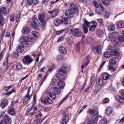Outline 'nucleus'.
<instances>
[{
  "mask_svg": "<svg viewBox=\"0 0 124 124\" xmlns=\"http://www.w3.org/2000/svg\"><path fill=\"white\" fill-rule=\"evenodd\" d=\"M27 38L29 41L30 42H32L35 41V39L32 38L30 36H28Z\"/></svg>",
  "mask_w": 124,
  "mask_h": 124,
  "instance_id": "ea45409f",
  "label": "nucleus"
},
{
  "mask_svg": "<svg viewBox=\"0 0 124 124\" xmlns=\"http://www.w3.org/2000/svg\"><path fill=\"white\" fill-rule=\"evenodd\" d=\"M108 98H106L103 99V101L102 102V104H106L108 103Z\"/></svg>",
  "mask_w": 124,
  "mask_h": 124,
  "instance_id": "3c124183",
  "label": "nucleus"
},
{
  "mask_svg": "<svg viewBox=\"0 0 124 124\" xmlns=\"http://www.w3.org/2000/svg\"><path fill=\"white\" fill-rule=\"evenodd\" d=\"M70 9L74 12V14H77L78 13V8L75 4L74 3H70Z\"/></svg>",
  "mask_w": 124,
  "mask_h": 124,
  "instance_id": "0eeeda50",
  "label": "nucleus"
},
{
  "mask_svg": "<svg viewBox=\"0 0 124 124\" xmlns=\"http://www.w3.org/2000/svg\"><path fill=\"white\" fill-rule=\"evenodd\" d=\"M86 40L89 44H91L93 40V39L92 38L88 37H87Z\"/></svg>",
  "mask_w": 124,
  "mask_h": 124,
  "instance_id": "79ce46f5",
  "label": "nucleus"
},
{
  "mask_svg": "<svg viewBox=\"0 0 124 124\" xmlns=\"http://www.w3.org/2000/svg\"><path fill=\"white\" fill-rule=\"evenodd\" d=\"M49 95L53 100H54L55 99L56 96L53 92H50L49 93Z\"/></svg>",
  "mask_w": 124,
  "mask_h": 124,
  "instance_id": "473e14b6",
  "label": "nucleus"
},
{
  "mask_svg": "<svg viewBox=\"0 0 124 124\" xmlns=\"http://www.w3.org/2000/svg\"><path fill=\"white\" fill-rule=\"evenodd\" d=\"M104 56L106 58H108V51L106 52L104 54Z\"/></svg>",
  "mask_w": 124,
  "mask_h": 124,
  "instance_id": "052dcab7",
  "label": "nucleus"
},
{
  "mask_svg": "<svg viewBox=\"0 0 124 124\" xmlns=\"http://www.w3.org/2000/svg\"><path fill=\"white\" fill-rule=\"evenodd\" d=\"M83 21L84 23L82 24V26L84 32L85 33H86L88 31V27H89L90 24L93 23V21L90 22L86 19L84 20Z\"/></svg>",
  "mask_w": 124,
  "mask_h": 124,
  "instance_id": "7ed1b4c3",
  "label": "nucleus"
},
{
  "mask_svg": "<svg viewBox=\"0 0 124 124\" xmlns=\"http://www.w3.org/2000/svg\"><path fill=\"white\" fill-rule=\"evenodd\" d=\"M109 70L111 72H113L115 71L116 69L113 67H109Z\"/></svg>",
  "mask_w": 124,
  "mask_h": 124,
  "instance_id": "5fc2aeb1",
  "label": "nucleus"
},
{
  "mask_svg": "<svg viewBox=\"0 0 124 124\" xmlns=\"http://www.w3.org/2000/svg\"><path fill=\"white\" fill-rule=\"evenodd\" d=\"M29 107L28 108L27 111L26 112L25 115H27L28 114L29 112L31 111V110L32 109V105H31V104H29L28 105Z\"/></svg>",
  "mask_w": 124,
  "mask_h": 124,
  "instance_id": "58836bf2",
  "label": "nucleus"
},
{
  "mask_svg": "<svg viewBox=\"0 0 124 124\" xmlns=\"http://www.w3.org/2000/svg\"><path fill=\"white\" fill-rule=\"evenodd\" d=\"M32 34L33 36L37 38L38 37L39 34L38 33L37 31H32Z\"/></svg>",
  "mask_w": 124,
  "mask_h": 124,
  "instance_id": "a19ab883",
  "label": "nucleus"
},
{
  "mask_svg": "<svg viewBox=\"0 0 124 124\" xmlns=\"http://www.w3.org/2000/svg\"><path fill=\"white\" fill-rule=\"evenodd\" d=\"M90 57L89 55H88L84 61V64H85L86 66L88 65L90 62Z\"/></svg>",
  "mask_w": 124,
  "mask_h": 124,
  "instance_id": "7c9ffc66",
  "label": "nucleus"
},
{
  "mask_svg": "<svg viewBox=\"0 0 124 124\" xmlns=\"http://www.w3.org/2000/svg\"><path fill=\"white\" fill-rule=\"evenodd\" d=\"M62 115L64 117L61 121V123L62 124H66L69 120V116L68 115H66L65 113H63Z\"/></svg>",
  "mask_w": 124,
  "mask_h": 124,
  "instance_id": "ddd939ff",
  "label": "nucleus"
},
{
  "mask_svg": "<svg viewBox=\"0 0 124 124\" xmlns=\"http://www.w3.org/2000/svg\"><path fill=\"white\" fill-rule=\"evenodd\" d=\"M31 88V87H29L28 88V90L27 93V95L25 96V99H26L27 98V97H28V95H29V93H30V91Z\"/></svg>",
  "mask_w": 124,
  "mask_h": 124,
  "instance_id": "6e6d98bb",
  "label": "nucleus"
},
{
  "mask_svg": "<svg viewBox=\"0 0 124 124\" xmlns=\"http://www.w3.org/2000/svg\"><path fill=\"white\" fill-rule=\"evenodd\" d=\"M2 11L4 14L6 15L9 12V9L7 7H2L0 8V19L1 21H2L3 20Z\"/></svg>",
  "mask_w": 124,
  "mask_h": 124,
  "instance_id": "39448f33",
  "label": "nucleus"
},
{
  "mask_svg": "<svg viewBox=\"0 0 124 124\" xmlns=\"http://www.w3.org/2000/svg\"><path fill=\"white\" fill-rule=\"evenodd\" d=\"M63 75L56 74V77L60 80L62 81L65 79Z\"/></svg>",
  "mask_w": 124,
  "mask_h": 124,
  "instance_id": "bb28decb",
  "label": "nucleus"
},
{
  "mask_svg": "<svg viewBox=\"0 0 124 124\" xmlns=\"http://www.w3.org/2000/svg\"><path fill=\"white\" fill-rule=\"evenodd\" d=\"M109 64L110 65H115L116 62V61L113 59L110 60L109 61Z\"/></svg>",
  "mask_w": 124,
  "mask_h": 124,
  "instance_id": "4c0bfd02",
  "label": "nucleus"
},
{
  "mask_svg": "<svg viewBox=\"0 0 124 124\" xmlns=\"http://www.w3.org/2000/svg\"><path fill=\"white\" fill-rule=\"evenodd\" d=\"M93 3L95 6V7L97 8L99 7V5L97 1L96 0H94L93 2Z\"/></svg>",
  "mask_w": 124,
  "mask_h": 124,
  "instance_id": "603ef678",
  "label": "nucleus"
},
{
  "mask_svg": "<svg viewBox=\"0 0 124 124\" xmlns=\"http://www.w3.org/2000/svg\"><path fill=\"white\" fill-rule=\"evenodd\" d=\"M13 55L15 57H17L18 56V54L17 52H15L13 53Z\"/></svg>",
  "mask_w": 124,
  "mask_h": 124,
  "instance_id": "e2e57ef3",
  "label": "nucleus"
},
{
  "mask_svg": "<svg viewBox=\"0 0 124 124\" xmlns=\"http://www.w3.org/2000/svg\"><path fill=\"white\" fill-rule=\"evenodd\" d=\"M93 24L90 27H89V30L92 31H93L94 30L96 27L98 25V23L96 22L93 21Z\"/></svg>",
  "mask_w": 124,
  "mask_h": 124,
  "instance_id": "f3484780",
  "label": "nucleus"
},
{
  "mask_svg": "<svg viewBox=\"0 0 124 124\" xmlns=\"http://www.w3.org/2000/svg\"><path fill=\"white\" fill-rule=\"evenodd\" d=\"M115 25L114 24H113L109 26V31H112L115 30Z\"/></svg>",
  "mask_w": 124,
  "mask_h": 124,
  "instance_id": "72a5a7b5",
  "label": "nucleus"
},
{
  "mask_svg": "<svg viewBox=\"0 0 124 124\" xmlns=\"http://www.w3.org/2000/svg\"><path fill=\"white\" fill-rule=\"evenodd\" d=\"M0 124H8L6 122H5L3 121V120H1L0 122Z\"/></svg>",
  "mask_w": 124,
  "mask_h": 124,
  "instance_id": "774afa93",
  "label": "nucleus"
},
{
  "mask_svg": "<svg viewBox=\"0 0 124 124\" xmlns=\"http://www.w3.org/2000/svg\"><path fill=\"white\" fill-rule=\"evenodd\" d=\"M54 23L56 26H58L62 23V20L59 19H56L54 20Z\"/></svg>",
  "mask_w": 124,
  "mask_h": 124,
  "instance_id": "393cba45",
  "label": "nucleus"
},
{
  "mask_svg": "<svg viewBox=\"0 0 124 124\" xmlns=\"http://www.w3.org/2000/svg\"><path fill=\"white\" fill-rule=\"evenodd\" d=\"M20 42L22 45L24 47H27L28 46V44L27 43L26 39L25 38L23 37L21 38L20 40Z\"/></svg>",
  "mask_w": 124,
  "mask_h": 124,
  "instance_id": "9b49d317",
  "label": "nucleus"
},
{
  "mask_svg": "<svg viewBox=\"0 0 124 124\" xmlns=\"http://www.w3.org/2000/svg\"><path fill=\"white\" fill-rule=\"evenodd\" d=\"M48 12L50 14V16L52 18H54L57 15L58 11L57 9H55L50 11H48Z\"/></svg>",
  "mask_w": 124,
  "mask_h": 124,
  "instance_id": "4468645a",
  "label": "nucleus"
},
{
  "mask_svg": "<svg viewBox=\"0 0 124 124\" xmlns=\"http://www.w3.org/2000/svg\"><path fill=\"white\" fill-rule=\"evenodd\" d=\"M39 22L37 19H33L32 22L31 23V25L35 30H37L39 29Z\"/></svg>",
  "mask_w": 124,
  "mask_h": 124,
  "instance_id": "423d86ee",
  "label": "nucleus"
},
{
  "mask_svg": "<svg viewBox=\"0 0 124 124\" xmlns=\"http://www.w3.org/2000/svg\"><path fill=\"white\" fill-rule=\"evenodd\" d=\"M118 33L117 32H114L110 34L109 36L110 38L109 40L112 43V44L114 45L113 46H115V44H117L118 42L116 41V38L118 36Z\"/></svg>",
  "mask_w": 124,
  "mask_h": 124,
  "instance_id": "f03ea898",
  "label": "nucleus"
},
{
  "mask_svg": "<svg viewBox=\"0 0 124 124\" xmlns=\"http://www.w3.org/2000/svg\"><path fill=\"white\" fill-rule=\"evenodd\" d=\"M89 112L90 113L91 116H96L97 114V111L94 109H91L90 108L89 109Z\"/></svg>",
  "mask_w": 124,
  "mask_h": 124,
  "instance_id": "412c9836",
  "label": "nucleus"
},
{
  "mask_svg": "<svg viewBox=\"0 0 124 124\" xmlns=\"http://www.w3.org/2000/svg\"><path fill=\"white\" fill-rule=\"evenodd\" d=\"M103 4L106 6H108V0H102Z\"/></svg>",
  "mask_w": 124,
  "mask_h": 124,
  "instance_id": "de8ad7c7",
  "label": "nucleus"
},
{
  "mask_svg": "<svg viewBox=\"0 0 124 124\" xmlns=\"http://www.w3.org/2000/svg\"><path fill=\"white\" fill-rule=\"evenodd\" d=\"M74 12L71 10L68 9L66 10L65 13V15L69 18H72L73 16Z\"/></svg>",
  "mask_w": 124,
  "mask_h": 124,
  "instance_id": "f8f14e48",
  "label": "nucleus"
},
{
  "mask_svg": "<svg viewBox=\"0 0 124 124\" xmlns=\"http://www.w3.org/2000/svg\"><path fill=\"white\" fill-rule=\"evenodd\" d=\"M16 70L21 69L22 68L21 65L20 64H18L16 65Z\"/></svg>",
  "mask_w": 124,
  "mask_h": 124,
  "instance_id": "09e8293b",
  "label": "nucleus"
},
{
  "mask_svg": "<svg viewBox=\"0 0 124 124\" xmlns=\"http://www.w3.org/2000/svg\"><path fill=\"white\" fill-rule=\"evenodd\" d=\"M40 119L38 118L36 120H35L33 124H39L40 123Z\"/></svg>",
  "mask_w": 124,
  "mask_h": 124,
  "instance_id": "8fccbe9b",
  "label": "nucleus"
},
{
  "mask_svg": "<svg viewBox=\"0 0 124 124\" xmlns=\"http://www.w3.org/2000/svg\"><path fill=\"white\" fill-rule=\"evenodd\" d=\"M72 33L73 36L76 37L80 36L81 35V31L78 28H75L72 30Z\"/></svg>",
  "mask_w": 124,
  "mask_h": 124,
  "instance_id": "6e6552de",
  "label": "nucleus"
},
{
  "mask_svg": "<svg viewBox=\"0 0 124 124\" xmlns=\"http://www.w3.org/2000/svg\"><path fill=\"white\" fill-rule=\"evenodd\" d=\"M15 90L12 89L11 91L6 93V94L7 95H10L12 92H15Z\"/></svg>",
  "mask_w": 124,
  "mask_h": 124,
  "instance_id": "bf43d9fd",
  "label": "nucleus"
},
{
  "mask_svg": "<svg viewBox=\"0 0 124 124\" xmlns=\"http://www.w3.org/2000/svg\"><path fill=\"white\" fill-rule=\"evenodd\" d=\"M96 12L98 15H101L102 14V12L101 10L97 11V9H96Z\"/></svg>",
  "mask_w": 124,
  "mask_h": 124,
  "instance_id": "69168bd1",
  "label": "nucleus"
},
{
  "mask_svg": "<svg viewBox=\"0 0 124 124\" xmlns=\"http://www.w3.org/2000/svg\"><path fill=\"white\" fill-rule=\"evenodd\" d=\"M33 59L28 55H26L24 57L23 59V62L27 64L30 63L33 61Z\"/></svg>",
  "mask_w": 124,
  "mask_h": 124,
  "instance_id": "1a4fd4ad",
  "label": "nucleus"
},
{
  "mask_svg": "<svg viewBox=\"0 0 124 124\" xmlns=\"http://www.w3.org/2000/svg\"><path fill=\"white\" fill-rule=\"evenodd\" d=\"M24 50V48L23 46H19L16 49V51L19 53H22Z\"/></svg>",
  "mask_w": 124,
  "mask_h": 124,
  "instance_id": "a878e982",
  "label": "nucleus"
},
{
  "mask_svg": "<svg viewBox=\"0 0 124 124\" xmlns=\"http://www.w3.org/2000/svg\"><path fill=\"white\" fill-rule=\"evenodd\" d=\"M3 119L2 120L3 121L6 122L8 124H10L11 122V118L10 116L6 114L4 115L3 117Z\"/></svg>",
  "mask_w": 124,
  "mask_h": 124,
  "instance_id": "9d476101",
  "label": "nucleus"
},
{
  "mask_svg": "<svg viewBox=\"0 0 124 124\" xmlns=\"http://www.w3.org/2000/svg\"><path fill=\"white\" fill-rule=\"evenodd\" d=\"M102 78L104 80H108V74L106 73H103L102 75Z\"/></svg>",
  "mask_w": 124,
  "mask_h": 124,
  "instance_id": "2f4dec72",
  "label": "nucleus"
},
{
  "mask_svg": "<svg viewBox=\"0 0 124 124\" xmlns=\"http://www.w3.org/2000/svg\"><path fill=\"white\" fill-rule=\"evenodd\" d=\"M33 0H27V4L29 5H30L33 2Z\"/></svg>",
  "mask_w": 124,
  "mask_h": 124,
  "instance_id": "4d7b16f0",
  "label": "nucleus"
},
{
  "mask_svg": "<svg viewBox=\"0 0 124 124\" xmlns=\"http://www.w3.org/2000/svg\"><path fill=\"white\" fill-rule=\"evenodd\" d=\"M97 20L101 25H103L104 24L103 23V20L101 18L97 19Z\"/></svg>",
  "mask_w": 124,
  "mask_h": 124,
  "instance_id": "864d4df0",
  "label": "nucleus"
},
{
  "mask_svg": "<svg viewBox=\"0 0 124 124\" xmlns=\"http://www.w3.org/2000/svg\"><path fill=\"white\" fill-rule=\"evenodd\" d=\"M59 50L61 53L66 54L67 52L65 48L62 46H60L59 48Z\"/></svg>",
  "mask_w": 124,
  "mask_h": 124,
  "instance_id": "a211bd4d",
  "label": "nucleus"
},
{
  "mask_svg": "<svg viewBox=\"0 0 124 124\" xmlns=\"http://www.w3.org/2000/svg\"><path fill=\"white\" fill-rule=\"evenodd\" d=\"M67 43L69 44L70 45H71L73 43L72 41L70 39H69L67 41Z\"/></svg>",
  "mask_w": 124,
  "mask_h": 124,
  "instance_id": "338daca9",
  "label": "nucleus"
},
{
  "mask_svg": "<svg viewBox=\"0 0 124 124\" xmlns=\"http://www.w3.org/2000/svg\"><path fill=\"white\" fill-rule=\"evenodd\" d=\"M18 103V101H13L11 102L10 104V106L14 108L15 106H16L17 104Z\"/></svg>",
  "mask_w": 124,
  "mask_h": 124,
  "instance_id": "c9c22d12",
  "label": "nucleus"
},
{
  "mask_svg": "<svg viewBox=\"0 0 124 124\" xmlns=\"http://www.w3.org/2000/svg\"><path fill=\"white\" fill-rule=\"evenodd\" d=\"M118 39L120 42H124V36H119L118 38Z\"/></svg>",
  "mask_w": 124,
  "mask_h": 124,
  "instance_id": "37998d69",
  "label": "nucleus"
},
{
  "mask_svg": "<svg viewBox=\"0 0 124 124\" xmlns=\"http://www.w3.org/2000/svg\"><path fill=\"white\" fill-rule=\"evenodd\" d=\"M15 15L14 14H13L11 15L10 17V21H13L15 20Z\"/></svg>",
  "mask_w": 124,
  "mask_h": 124,
  "instance_id": "49530a36",
  "label": "nucleus"
},
{
  "mask_svg": "<svg viewBox=\"0 0 124 124\" xmlns=\"http://www.w3.org/2000/svg\"><path fill=\"white\" fill-rule=\"evenodd\" d=\"M58 87L62 89H63L65 85V83L62 81H60L58 83Z\"/></svg>",
  "mask_w": 124,
  "mask_h": 124,
  "instance_id": "c756f323",
  "label": "nucleus"
},
{
  "mask_svg": "<svg viewBox=\"0 0 124 124\" xmlns=\"http://www.w3.org/2000/svg\"><path fill=\"white\" fill-rule=\"evenodd\" d=\"M62 20V23L65 24H70V19L69 18H64Z\"/></svg>",
  "mask_w": 124,
  "mask_h": 124,
  "instance_id": "4be33fe9",
  "label": "nucleus"
},
{
  "mask_svg": "<svg viewBox=\"0 0 124 124\" xmlns=\"http://www.w3.org/2000/svg\"><path fill=\"white\" fill-rule=\"evenodd\" d=\"M41 102H42L44 104H47V103L51 104L52 102V101L50 98L49 97L47 96L46 97L44 101L41 100Z\"/></svg>",
  "mask_w": 124,
  "mask_h": 124,
  "instance_id": "dca6fc26",
  "label": "nucleus"
},
{
  "mask_svg": "<svg viewBox=\"0 0 124 124\" xmlns=\"http://www.w3.org/2000/svg\"><path fill=\"white\" fill-rule=\"evenodd\" d=\"M97 84L99 85H101L103 83V81L101 79L98 78L96 81Z\"/></svg>",
  "mask_w": 124,
  "mask_h": 124,
  "instance_id": "f704fd0d",
  "label": "nucleus"
},
{
  "mask_svg": "<svg viewBox=\"0 0 124 124\" xmlns=\"http://www.w3.org/2000/svg\"><path fill=\"white\" fill-rule=\"evenodd\" d=\"M53 89L54 90V92L56 94H59L61 92V89L59 88L56 87H54Z\"/></svg>",
  "mask_w": 124,
  "mask_h": 124,
  "instance_id": "cd10ccee",
  "label": "nucleus"
},
{
  "mask_svg": "<svg viewBox=\"0 0 124 124\" xmlns=\"http://www.w3.org/2000/svg\"><path fill=\"white\" fill-rule=\"evenodd\" d=\"M114 46V47H112L111 48H110V49H112V50H111L110 49V53H110V56H111L112 57H113V56H115L116 57H115L114 58L115 59H117L118 58V57L120 56V54L118 52L115 51L114 48V47L115 46Z\"/></svg>",
  "mask_w": 124,
  "mask_h": 124,
  "instance_id": "20e7f679",
  "label": "nucleus"
},
{
  "mask_svg": "<svg viewBox=\"0 0 124 124\" xmlns=\"http://www.w3.org/2000/svg\"><path fill=\"white\" fill-rule=\"evenodd\" d=\"M63 30H62L60 31H56V34L57 35L60 34L62 33L63 31Z\"/></svg>",
  "mask_w": 124,
  "mask_h": 124,
  "instance_id": "13d9d810",
  "label": "nucleus"
},
{
  "mask_svg": "<svg viewBox=\"0 0 124 124\" xmlns=\"http://www.w3.org/2000/svg\"><path fill=\"white\" fill-rule=\"evenodd\" d=\"M8 112L9 114L11 115H14L15 113L14 109L13 108L9 109L8 110Z\"/></svg>",
  "mask_w": 124,
  "mask_h": 124,
  "instance_id": "c03bdc74",
  "label": "nucleus"
},
{
  "mask_svg": "<svg viewBox=\"0 0 124 124\" xmlns=\"http://www.w3.org/2000/svg\"><path fill=\"white\" fill-rule=\"evenodd\" d=\"M46 16L44 13L39 14L38 16V18L39 20L41 23V28L42 29L44 30L46 29V22L49 19V17H47L45 19Z\"/></svg>",
  "mask_w": 124,
  "mask_h": 124,
  "instance_id": "f257e3e1",
  "label": "nucleus"
},
{
  "mask_svg": "<svg viewBox=\"0 0 124 124\" xmlns=\"http://www.w3.org/2000/svg\"><path fill=\"white\" fill-rule=\"evenodd\" d=\"M117 100L121 103H124V98L118 95L116 96Z\"/></svg>",
  "mask_w": 124,
  "mask_h": 124,
  "instance_id": "b1692460",
  "label": "nucleus"
},
{
  "mask_svg": "<svg viewBox=\"0 0 124 124\" xmlns=\"http://www.w3.org/2000/svg\"><path fill=\"white\" fill-rule=\"evenodd\" d=\"M92 49L95 53L99 54L101 49V46L100 45L97 46L95 47H93Z\"/></svg>",
  "mask_w": 124,
  "mask_h": 124,
  "instance_id": "2eb2a0df",
  "label": "nucleus"
},
{
  "mask_svg": "<svg viewBox=\"0 0 124 124\" xmlns=\"http://www.w3.org/2000/svg\"><path fill=\"white\" fill-rule=\"evenodd\" d=\"M29 28L26 26H24L22 30V33L23 34H27L30 32Z\"/></svg>",
  "mask_w": 124,
  "mask_h": 124,
  "instance_id": "aec40b11",
  "label": "nucleus"
},
{
  "mask_svg": "<svg viewBox=\"0 0 124 124\" xmlns=\"http://www.w3.org/2000/svg\"><path fill=\"white\" fill-rule=\"evenodd\" d=\"M96 33L97 35L101 38L103 37L104 35V32L102 30H98L96 32Z\"/></svg>",
  "mask_w": 124,
  "mask_h": 124,
  "instance_id": "5701e85b",
  "label": "nucleus"
},
{
  "mask_svg": "<svg viewBox=\"0 0 124 124\" xmlns=\"http://www.w3.org/2000/svg\"><path fill=\"white\" fill-rule=\"evenodd\" d=\"M63 57L62 55H59L58 56L57 59L59 60H61L63 59Z\"/></svg>",
  "mask_w": 124,
  "mask_h": 124,
  "instance_id": "680f3d73",
  "label": "nucleus"
},
{
  "mask_svg": "<svg viewBox=\"0 0 124 124\" xmlns=\"http://www.w3.org/2000/svg\"><path fill=\"white\" fill-rule=\"evenodd\" d=\"M7 100L5 99L2 100L0 104L1 107L2 108H4L5 106L7 105Z\"/></svg>",
  "mask_w": 124,
  "mask_h": 124,
  "instance_id": "c85d7f7f",
  "label": "nucleus"
},
{
  "mask_svg": "<svg viewBox=\"0 0 124 124\" xmlns=\"http://www.w3.org/2000/svg\"><path fill=\"white\" fill-rule=\"evenodd\" d=\"M58 73L57 74L66 75L67 74L66 71L64 69L61 68L59 69L58 70Z\"/></svg>",
  "mask_w": 124,
  "mask_h": 124,
  "instance_id": "6ab92c4d",
  "label": "nucleus"
},
{
  "mask_svg": "<svg viewBox=\"0 0 124 124\" xmlns=\"http://www.w3.org/2000/svg\"><path fill=\"white\" fill-rule=\"evenodd\" d=\"M80 44V42H78L76 44L75 48L77 52H78L79 51Z\"/></svg>",
  "mask_w": 124,
  "mask_h": 124,
  "instance_id": "e433bc0d",
  "label": "nucleus"
},
{
  "mask_svg": "<svg viewBox=\"0 0 124 124\" xmlns=\"http://www.w3.org/2000/svg\"><path fill=\"white\" fill-rule=\"evenodd\" d=\"M117 26L119 28H122L124 27V23L121 22H119L117 24Z\"/></svg>",
  "mask_w": 124,
  "mask_h": 124,
  "instance_id": "a18cd8bd",
  "label": "nucleus"
},
{
  "mask_svg": "<svg viewBox=\"0 0 124 124\" xmlns=\"http://www.w3.org/2000/svg\"><path fill=\"white\" fill-rule=\"evenodd\" d=\"M63 38L62 37H60L57 40L58 42H60L63 40Z\"/></svg>",
  "mask_w": 124,
  "mask_h": 124,
  "instance_id": "0e129e2a",
  "label": "nucleus"
}]
</instances>
